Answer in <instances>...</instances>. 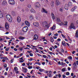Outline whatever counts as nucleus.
<instances>
[{"label":"nucleus","mask_w":78,"mask_h":78,"mask_svg":"<svg viewBox=\"0 0 78 78\" xmlns=\"http://www.w3.org/2000/svg\"><path fill=\"white\" fill-rule=\"evenodd\" d=\"M6 17L10 22H12V17H11V16L10 15H6Z\"/></svg>","instance_id":"nucleus-1"},{"label":"nucleus","mask_w":78,"mask_h":78,"mask_svg":"<svg viewBox=\"0 0 78 78\" xmlns=\"http://www.w3.org/2000/svg\"><path fill=\"white\" fill-rule=\"evenodd\" d=\"M43 25L44 27L45 28H48L49 27H50L49 26V24H48L47 23V21H45L43 23Z\"/></svg>","instance_id":"nucleus-2"},{"label":"nucleus","mask_w":78,"mask_h":78,"mask_svg":"<svg viewBox=\"0 0 78 78\" xmlns=\"http://www.w3.org/2000/svg\"><path fill=\"white\" fill-rule=\"evenodd\" d=\"M75 29V26H74V24H73V23H72L69 26V27L68 28L69 30H71V29Z\"/></svg>","instance_id":"nucleus-3"},{"label":"nucleus","mask_w":78,"mask_h":78,"mask_svg":"<svg viewBox=\"0 0 78 78\" xmlns=\"http://www.w3.org/2000/svg\"><path fill=\"white\" fill-rule=\"evenodd\" d=\"M57 22H58L60 26H61V25L63 24V23L61 22V20H60V18H58L57 20Z\"/></svg>","instance_id":"nucleus-4"},{"label":"nucleus","mask_w":78,"mask_h":78,"mask_svg":"<svg viewBox=\"0 0 78 78\" xmlns=\"http://www.w3.org/2000/svg\"><path fill=\"white\" fill-rule=\"evenodd\" d=\"M28 30V28L27 27V26H26L23 28V32H27Z\"/></svg>","instance_id":"nucleus-5"},{"label":"nucleus","mask_w":78,"mask_h":78,"mask_svg":"<svg viewBox=\"0 0 78 78\" xmlns=\"http://www.w3.org/2000/svg\"><path fill=\"white\" fill-rule=\"evenodd\" d=\"M9 3L11 5H13L15 4V2L14 0H9Z\"/></svg>","instance_id":"nucleus-6"},{"label":"nucleus","mask_w":78,"mask_h":78,"mask_svg":"<svg viewBox=\"0 0 78 78\" xmlns=\"http://www.w3.org/2000/svg\"><path fill=\"white\" fill-rule=\"evenodd\" d=\"M25 23L27 27H30V23L28 21H25Z\"/></svg>","instance_id":"nucleus-7"},{"label":"nucleus","mask_w":78,"mask_h":78,"mask_svg":"<svg viewBox=\"0 0 78 78\" xmlns=\"http://www.w3.org/2000/svg\"><path fill=\"white\" fill-rule=\"evenodd\" d=\"M5 28L7 30H8L9 28V26L7 23H6L5 24Z\"/></svg>","instance_id":"nucleus-8"},{"label":"nucleus","mask_w":78,"mask_h":78,"mask_svg":"<svg viewBox=\"0 0 78 78\" xmlns=\"http://www.w3.org/2000/svg\"><path fill=\"white\" fill-rule=\"evenodd\" d=\"M37 39H38V36L37 35V34L34 35L33 40L36 41V40H37Z\"/></svg>","instance_id":"nucleus-9"},{"label":"nucleus","mask_w":78,"mask_h":78,"mask_svg":"<svg viewBox=\"0 0 78 78\" xmlns=\"http://www.w3.org/2000/svg\"><path fill=\"white\" fill-rule=\"evenodd\" d=\"M55 4L56 5H59L61 4V2L59 0H56L55 1Z\"/></svg>","instance_id":"nucleus-10"},{"label":"nucleus","mask_w":78,"mask_h":78,"mask_svg":"<svg viewBox=\"0 0 78 78\" xmlns=\"http://www.w3.org/2000/svg\"><path fill=\"white\" fill-rule=\"evenodd\" d=\"M35 6L37 7V8H39L40 6H41V5H40V4L39 2H37L36 3Z\"/></svg>","instance_id":"nucleus-11"},{"label":"nucleus","mask_w":78,"mask_h":78,"mask_svg":"<svg viewBox=\"0 0 78 78\" xmlns=\"http://www.w3.org/2000/svg\"><path fill=\"white\" fill-rule=\"evenodd\" d=\"M33 24L35 27H39V24L37 22L34 23Z\"/></svg>","instance_id":"nucleus-12"},{"label":"nucleus","mask_w":78,"mask_h":78,"mask_svg":"<svg viewBox=\"0 0 78 78\" xmlns=\"http://www.w3.org/2000/svg\"><path fill=\"white\" fill-rule=\"evenodd\" d=\"M29 19L30 20H32L34 19V16L33 15H30L29 16Z\"/></svg>","instance_id":"nucleus-13"},{"label":"nucleus","mask_w":78,"mask_h":78,"mask_svg":"<svg viewBox=\"0 0 78 78\" xmlns=\"http://www.w3.org/2000/svg\"><path fill=\"white\" fill-rule=\"evenodd\" d=\"M49 74H47V75H48V77H52V76H53V75H52L51 74H50V73L51 72V71H49Z\"/></svg>","instance_id":"nucleus-14"},{"label":"nucleus","mask_w":78,"mask_h":78,"mask_svg":"<svg viewBox=\"0 0 78 78\" xmlns=\"http://www.w3.org/2000/svg\"><path fill=\"white\" fill-rule=\"evenodd\" d=\"M55 28H56V24H55L53 26L51 27V31H53L54 30Z\"/></svg>","instance_id":"nucleus-15"},{"label":"nucleus","mask_w":78,"mask_h":78,"mask_svg":"<svg viewBox=\"0 0 78 78\" xmlns=\"http://www.w3.org/2000/svg\"><path fill=\"white\" fill-rule=\"evenodd\" d=\"M68 7H69V5L67 4H66L65 5L64 8L66 10H68Z\"/></svg>","instance_id":"nucleus-16"},{"label":"nucleus","mask_w":78,"mask_h":78,"mask_svg":"<svg viewBox=\"0 0 78 78\" xmlns=\"http://www.w3.org/2000/svg\"><path fill=\"white\" fill-rule=\"evenodd\" d=\"M41 12H45V13H46V14L47 13V11H46L44 8L42 9V10H41Z\"/></svg>","instance_id":"nucleus-17"},{"label":"nucleus","mask_w":78,"mask_h":78,"mask_svg":"<svg viewBox=\"0 0 78 78\" xmlns=\"http://www.w3.org/2000/svg\"><path fill=\"white\" fill-rule=\"evenodd\" d=\"M22 69L25 72V73H27V68H24V67H23Z\"/></svg>","instance_id":"nucleus-18"},{"label":"nucleus","mask_w":78,"mask_h":78,"mask_svg":"<svg viewBox=\"0 0 78 78\" xmlns=\"http://www.w3.org/2000/svg\"><path fill=\"white\" fill-rule=\"evenodd\" d=\"M7 2L6 1H3L2 2V5L3 6H5V5H6Z\"/></svg>","instance_id":"nucleus-19"},{"label":"nucleus","mask_w":78,"mask_h":78,"mask_svg":"<svg viewBox=\"0 0 78 78\" xmlns=\"http://www.w3.org/2000/svg\"><path fill=\"white\" fill-rule=\"evenodd\" d=\"M17 21L18 22H20V21H21V19L20 18V17H18L17 18Z\"/></svg>","instance_id":"nucleus-20"},{"label":"nucleus","mask_w":78,"mask_h":78,"mask_svg":"<svg viewBox=\"0 0 78 78\" xmlns=\"http://www.w3.org/2000/svg\"><path fill=\"white\" fill-rule=\"evenodd\" d=\"M77 7L76 6H74L73 9H71V11H75V10H76V9Z\"/></svg>","instance_id":"nucleus-21"},{"label":"nucleus","mask_w":78,"mask_h":78,"mask_svg":"<svg viewBox=\"0 0 78 78\" xmlns=\"http://www.w3.org/2000/svg\"><path fill=\"white\" fill-rule=\"evenodd\" d=\"M2 17H3V13L0 10V18H2Z\"/></svg>","instance_id":"nucleus-22"},{"label":"nucleus","mask_w":78,"mask_h":78,"mask_svg":"<svg viewBox=\"0 0 78 78\" xmlns=\"http://www.w3.org/2000/svg\"><path fill=\"white\" fill-rule=\"evenodd\" d=\"M51 14L52 16V19H53V20H54V19H55V16L54 15V14H53V12H52Z\"/></svg>","instance_id":"nucleus-23"},{"label":"nucleus","mask_w":78,"mask_h":78,"mask_svg":"<svg viewBox=\"0 0 78 78\" xmlns=\"http://www.w3.org/2000/svg\"><path fill=\"white\" fill-rule=\"evenodd\" d=\"M73 69H74V70H75L76 68H77V66H76V65H73Z\"/></svg>","instance_id":"nucleus-24"},{"label":"nucleus","mask_w":78,"mask_h":78,"mask_svg":"<svg viewBox=\"0 0 78 78\" xmlns=\"http://www.w3.org/2000/svg\"><path fill=\"white\" fill-rule=\"evenodd\" d=\"M62 44L63 46H66V43H65V41H62Z\"/></svg>","instance_id":"nucleus-25"},{"label":"nucleus","mask_w":78,"mask_h":78,"mask_svg":"<svg viewBox=\"0 0 78 78\" xmlns=\"http://www.w3.org/2000/svg\"><path fill=\"white\" fill-rule=\"evenodd\" d=\"M75 36L76 37H78V31H76Z\"/></svg>","instance_id":"nucleus-26"},{"label":"nucleus","mask_w":78,"mask_h":78,"mask_svg":"<svg viewBox=\"0 0 78 78\" xmlns=\"http://www.w3.org/2000/svg\"><path fill=\"white\" fill-rule=\"evenodd\" d=\"M63 25H67V21H65L63 23Z\"/></svg>","instance_id":"nucleus-27"},{"label":"nucleus","mask_w":78,"mask_h":78,"mask_svg":"<svg viewBox=\"0 0 78 78\" xmlns=\"http://www.w3.org/2000/svg\"><path fill=\"white\" fill-rule=\"evenodd\" d=\"M68 6H72V3L71 2H69L68 3Z\"/></svg>","instance_id":"nucleus-28"},{"label":"nucleus","mask_w":78,"mask_h":78,"mask_svg":"<svg viewBox=\"0 0 78 78\" xmlns=\"http://www.w3.org/2000/svg\"><path fill=\"white\" fill-rule=\"evenodd\" d=\"M39 71H40V72H42L44 71V69H39Z\"/></svg>","instance_id":"nucleus-29"},{"label":"nucleus","mask_w":78,"mask_h":78,"mask_svg":"<svg viewBox=\"0 0 78 78\" xmlns=\"http://www.w3.org/2000/svg\"><path fill=\"white\" fill-rule=\"evenodd\" d=\"M51 6L52 7H53L54 6V2H52L51 3Z\"/></svg>","instance_id":"nucleus-30"},{"label":"nucleus","mask_w":78,"mask_h":78,"mask_svg":"<svg viewBox=\"0 0 78 78\" xmlns=\"http://www.w3.org/2000/svg\"><path fill=\"white\" fill-rule=\"evenodd\" d=\"M25 37H19V39H23Z\"/></svg>","instance_id":"nucleus-31"},{"label":"nucleus","mask_w":78,"mask_h":78,"mask_svg":"<svg viewBox=\"0 0 78 78\" xmlns=\"http://www.w3.org/2000/svg\"><path fill=\"white\" fill-rule=\"evenodd\" d=\"M31 12H35V11L34 9H32L31 10H30Z\"/></svg>","instance_id":"nucleus-32"},{"label":"nucleus","mask_w":78,"mask_h":78,"mask_svg":"<svg viewBox=\"0 0 78 78\" xmlns=\"http://www.w3.org/2000/svg\"><path fill=\"white\" fill-rule=\"evenodd\" d=\"M53 41H54V39H52V38H51V42H53Z\"/></svg>","instance_id":"nucleus-33"},{"label":"nucleus","mask_w":78,"mask_h":78,"mask_svg":"<svg viewBox=\"0 0 78 78\" xmlns=\"http://www.w3.org/2000/svg\"><path fill=\"white\" fill-rule=\"evenodd\" d=\"M66 68H63L62 70V72H65V71L66 70Z\"/></svg>","instance_id":"nucleus-34"},{"label":"nucleus","mask_w":78,"mask_h":78,"mask_svg":"<svg viewBox=\"0 0 78 78\" xmlns=\"http://www.w3.org/2000/svg\"><path fill=\"white\" fill-rule=\"evenodd\" d=\"M60 51H62L63 53H64V49H60Z\"/></svg>","instance_id":"nucleus-35"},{"label":"nucleus","mask_w":78,"mask_h":78,"mask_svg":"<svg viewBox=\"0 0 78 78\" xmlns=\"http://www.w3.org/2000/svg\"><path fill=\"white\" fill-rule=\"evenodd\" d=\"M17 70V68L16 67H15L14 68V70L16 71V70Z\"/></svg>","instance_id":"nucleus-36"},{"label":"nucleus","mask_w":78,"mask_h":78,"mask_svg":"<svg viewBox=\"0 0 78 78\" xmlns=\"http://www.w3.org/2000/svg\"><path fill=\"white\" fill-rule=\"evenodd\" d=\"M28 69H32L33 68V66H29L28 67Z\"/></svg>","instance_id":"nucleus-37"},{"label":"nucleus","mask_w":78,"mask_h":78,"mask_svg":"<svg viewBox=\"0 0 78 78\" xmlns=\"http://www.w3.org/2000/svg\"><path fill=\"white\" fill-rule=\"evenodd\" d=\"M35 64H38V65H39V66H41V64L39 62H37V63H35Z\"/></svg>","instance_id":"nucleus-38"},{"label":"nucleus","mask_w":78,"mask_h":78,"mask_svg":"<svg viewBox=\"0 0 78 78\" xmlns=\"http://www.w3.org/2000/svg\"><path fill=\"white\" fill-rule=\"evenodd\" d=\"M3 66L4 67H7V65H6V64H4L3 65Z\"/></svg>","instance_id":"nucleus-39"},{"label":"nucleus","mask_w":78,"mask_h":78,"mask_svg":"<svg viewBox=\"0 0 78 78\" xmlns=\"http://www.w3.org/2000/svg\"><path fill=\"white\" fill-rule=\"evenodd\" d=\"M28 8H31V5L30 4H29L28 5Z\"/></svg>","instance_id":"nucleus-40"},{"label":"nucleus","mask_w":78,"mask_h":78,"mask_svg":"<svg viewBox=\"0 0 78 78\" xmlns=\"http://www.w3.org/2000/svg\"><path fill=\"white\" fill-rule=\"evenodd\" d=\"M20 51H22V50H23V48H20Z\"/></svg>","instance_id":"nucleus-41"},{"label":"nucleus","mask_w":78,"mask_h":78,"mask_svg":"<svg viewBox=\"0 0 78 78\" xmlns=\"http://www.w3.org/2000/svg\"><path fill=\"white\" fill-rule=\"evenodd\" d=\"M3 59H6L7 60H8V58L6 57H4L3 58Z\"/></svg>","instance_id":"nucleus-42"},{"label":"nucleus","mask_w":78,"mask_h":78,"mask_svg":"<svg viewBox=\"0 0 78 78\" xmlns=\"http://www.w3.org/2000/svg\"><path fill=\"white\" fill-rule=\"evenodd\" d=\"M62 77L63 78H65L66 77V75H62Z\"/></svg>","instance_id":"nucleus-43"},{"label":"nucleus","mask_w":78,"mask_h":78,"mask_svg":"<svg viewBox=\"0 0 78 78\" xmlns=\"http://www.w3.org/2000/svg\"><path fill=\"white\" fill-rule=\"evenodd\" d=\"M15 71L16 72V73H19V72L17 70H16V71Z\"/></svg>","instance_id":"nucleus-44"},{"label":"nucleus","mask_w":78,"mask_h":78,"mask_svg":"<svg viewBox=\"0 0 78 78\" xmlns=\"http://www.w3.org/2000/svg\"><path fill=\"white\" fill-rule=\"evenodd\" d=\"M69 59H72V56H70L69 57Z\"/></svg>","instance_id":"nucleus-45"},{"label":"nucleus","mask_w":78,"mask_h":78,"mask_svg":"<svg viewBox=\"0 0 78 78\" xmlns=\"http://www.w3.org/2000/svg\"><path fill=\"white\" fill-rule=\"evenodd\" d=\"M54 35L55 36H58V33H56V34H54Z\"/></svg>","instance_id":"nucleus-46"},{"label":"nucleus","mask_w":78,"mask_h":78,"mask_svg":"<svg viewBox=\"0 0 78 78\" xmlns=\"http://www.w3.org/2000/svg\"><path fill=\"white\" fill-rule=\"evenodd\" d=\"M70 75V73L69 72H67L66 73V75Z\"/></svg>","instance_id":"nucleus-47"},{"label":"nucleus","mask_w":78,"mask_h":78,"mask_svg":"<svg viewBox=\"0 0 78 78\" xmlns=\"http://www.w3.org/2000/svg\"><path fill=\"white\" fill-rule=\"evenodd\" d=\"M30 61H33V58H31L30 59H28Z\"/></svg>","instance_id":"nucleus-48"},{"label":"nucleus","mask_w":78,"mask_h":78,"mask_svg":"<svg viewBox=\"0 0 78 78\" xmlns=\"http://www.w3.org/2000/svg\"><path fill=\"white\" fill-rule=\"evenodd\" d=\"M30 56H33V55L32 53H30Z\"/></svg>","instance_id":"nucleus-49"},{"label":"nucleus","mask_w":78,"mask_h":78,"mask_svg":"<svg viewBox=\"0 0 78 78\" xmlns=\"http://www.w3.org/2000/svg\"><path fill=\"white\" fill-rule=\"evenodd\" d=\"M58 77L59 78H61V74H58Z\"/></svg>","instance_id":"nucleus-50"},{"label":"nucleus","mask_w":78,"mask_h":78,"mask_svg":"<svg viewBox=\"0 0 78 78\" xmlns=\"http://www.w3.org/2000/svg\"><path fill=\"white\" fill-rule=\"evenodd\" d=\"M42 56L44 57V58H47V56L45 55H43Z\"/></svg>","instance_id":"nucleus-51"},{"label":"nucleus","mask_w":78,"mask_h":78,"mask_svg":"<svg viewBox=\"0 0 78 78\" xmlns=\"http://www.w3.org/2000/svg\"><path fill=\"white\" fill-rule=\"evenodd\" d=\"M75 51H73L72 52V53L73 55H74V54H75Z\"/></svg>","instance_id":"nucleus-52"},{"label":"nucleus","mask_w":78,"mask_h":78,"mask_svg":"<svg viewBox=\"0 0 78 78\" xmlns=\"http://www.w3.org/2000/svg\"><path fill=\"white\" fill-rule=\"evenodd\" d=\"M49 50H51V51H52V50H53V48L51 47L50 48Z\"/></svg>","instance_id":"nucleus-53"},{"label":"nucleus","mask_w":78,"mask_h":78,"mask_svg":"<svg viewBox=\"0 0 78 78\" xmlns=\"http://www.w3.org/2000/svg\"><path fill=\"white\" fill-rule=\"evenodd\" d=\"M57 41H61V39L58 38L57 40Z\"/></svg>","instance_id":"nucleus-54"},{"label":"nucleus","mask_w":78,"mask_h":78,"mask_svg":"<svg viewBox=\"0 0 78 78\" xmlns=\"http://www.w3.org/2000/svg\"><path fill=\"white\" fill-rule=\"evenodd\" d=\"M58 53H59L60 54V55H62V52H61L59 51Z\"/></svg>","instance_id":"nucleus-55"},{"label":"nucleus","mask_w":78,"mask_h":78,"mask_svg":"<svg viewBox=\"0 0 78 78\" xmlns=\"http://www.w3.org/2000/svg\"><path fill=\"white\" fill-rule=\"evenodd\" d=\"M73 66H75V65H76V62H74V63L73 64Z\"/></svg>","instance_id":"nucleus-56"},{"label":"nucleus","mask_w":78,"mask_h":78,"mask_svg":"<svg viewBox=\"0 0 78 78\" xmlns=\"http://www.w3.org/2000/svg\"><path fill=\"white\" fill-rule=\"evenodd\" d=\"M12 60H13V59H12V60H10V62L11 63H12V62H13V61Z\"/></svg>","instance_id":"nucleus-57"},{"label":"nucleus","mask_w":78,"mask_h":78,"mask_svg":"<svg viewBox=\"0 0 78 78\" xmlns=\"http://www.w3.org/2000/svg\"><path fill=\"white\" fill-rule=\"evenodd\" d=\"M62 36L63 37L65 38V36H64V35L62 34Z\"/></svg>","instance_id":"nucleus-58"},{"label":"nucleus","mask_w":78,"mask_h":78,"mask_svg":"<svg viewBox=\"0 0 78 78\" xmlns=\"http://www.w3.org/2000/svg\"><path fill=\"white\" fill-rule=\"evenodd\" d=\"M68 70H70V67H68Z\"/></svg>","instance_id":"nucleus-59"},{"label":"nucleus","mask_w":78,"mask_h":78,"mask_svg":"<svg viewBox=\"0 0 78 78\" xmlns=\"http://www.w3.org/2000/svg\"><path fill=\"white\" fill-rule=\"evenodd\" d=\"M5 50L6 51H8L9 50V48H6L5 49Z\"/></svg>","instance_id":"nucleus-60"},{"label":"nucleus","mask_w":78,"mask_h":78,"mask_svg":"<svg viewBox=\"0 0 78 78\" xmlns=\"http://www.w3.org/2000/svg\"><path fill=\"white\" fill-rule=\"evenodd\" d=\"M14 50H15V51H17V48H15L14 49Z\"/></svg>","instance_id":"nucleus-61"},{"label":"nucleus","mask_w":78,"mask_h":78,"mask_svg":"<svg viewBox=\"0 0 78 78\" xmlns=\"http://www.w3.org/2000/svg\"><path fill=\"white\" fill-rule=\"evenodd\" d=\"M48 53H49L51 55V54H53V52H52L49 51Z\"/></svg>","instance_id":"nucleus-62"},{"label":"nucleus","mask_w":78,"mask_h":78,"mask_svg":"<svg viewBox=\"0 0 78 78\" xmlns=\"http://www.w3.org/2000/svg\"><path fill=\"white\" fill-rule=\"evenodd\" d=\"M27 47H29V48H30V45H27Z\"/></svg>","instance_id":"nucleus-63"},{"label":"nucleus","mask_w":78,"mask_h":78,"mask_svg":"<svg viewBox=\"0 0 78 78\" xmlns=\"http://www.w3.org/2000/svg\"><path fill=\"white\" fill-rule=\"evenodd\" d=\"M76 64H77V65H78V61H76Z\"/></svg>","instance_id":"nucleus-64"}]
</instances>
